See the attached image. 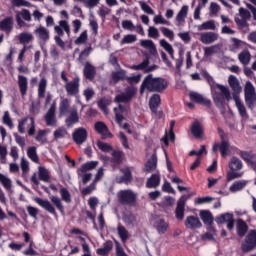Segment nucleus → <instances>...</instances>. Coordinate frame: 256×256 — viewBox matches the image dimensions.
Here are the masks:
<instances>
[{
  "label": "nucleus",
  "mask_w": 256,
  "mask_h": 256,
  "mask_svg": "<svg viewBox=\"0 0 256 256\" xmlns=\"http://www.w3.org/2000/svg\"><path fill=\"white\" fill-rule=\"evenodd\" d=\"M169 87V82L162 77H153V74H148L141 86H140V95L145 93V89L149 93H163Z\"/></svg>",
  "instance_id": "1"
},
{
  "label": "nucleus",
  "mask_w": 256,
  "mask_h": 256,
  "mask_svg": "<svg viewBox=\"0 0 256 256\" xmlns=\"http://www.w3.org/2000/svg\"><path fill=\"white\" fill-rule=\"evenodd\" d=\"M59 193H60L61 198H59L57 196H51L50 200H51V203H53V205H55L56 209H58V211H60V213H65V206H63L62 201H64V203H71V201H72L71 192H69V190L67 188L61 186Z\"/></svg>",
  "instance_id": "2"
},
{
  "label": "nucleus",
  "mask_w": 256,
  "mask_h": 256,
  "mask_svg": "<svg viewBox=\"0 0 256 256\" xmlns=\"http://www.w3.org/2000/svg\"><path fill=\"white\" fill-rule=\"evenodd\" d=\"M216 87L220 92H212L214 103L216 107H225V99L231 101V92L229 88L221 84H217Z\"/></svg>",
  "instance_id": "3"
},
{
  "label": "nucleus",
  "mask_w": 256,
  "mask_h": 256,
  "mask_svg": "<svg viewBox=\"0 0 256 256\" xmlns=\"http://www.w3.org/2000/svg\"><path fill=\"white\" fill-rule=\"evenodd\" d=\"M244 100L248 109H255L256 107V91L255 86L251 81H247L244 87Z\"/></svg>",
  "instance_id": "4"
},
{
  "label": "nucleus",
  "mask_w": 256,
  "mask_h": 256,
  "mask_svg": "<svg viewBox=\"0 0 256 256\" xmlns=\"http://www.w3.org/2000/svg\"><path fill=\"white\" fill-rule=\"evenodd\" d=\"M118 201L121 205L133 207L137 203V195L132 190H122L118 193Z\"/></svg>",
  "instance_id": "5"
},
{
  "label": "nucleus",
  "mask_w": 256,
  "mask_h": 256,
  "mask_svg": "<svg viewBox=\"0 0 256 256\" xmlns=\"http://www.w3.org/2000/svg\"><path fill=\"white\" fill-rule=\"evenodd\" d=\"M137 93V88L134 86H128L125 90V92L118 94L114 98V103H130V101L135 97Z\"/></svg>",
  "instance_id": "6"
},
{
  "label": "nucleus",
  "mask_w": 256,
  "mask_h": 256,
  "mask_svg": "<svg viewBox=\"0 0 256 256\" xmlns=\"http://www.w3.org/2000/svg\"><path fill=\"white\" fill-rule=\"evenodd\" d=\"M243 253H249L256 249V230H250L241 245Z\"/></svg>",
  "instance_id": "7"
},
{
  "label": "nucleus",
  "mask_w": 256,
  "mask_h": 256,
  "mask_svg": "<svg viewBox=\"0 0 256 256\" xmlns=\"http://www.w3.org/2000/svg\"><path fill=\"white\" fill-rule=\"evenodd\" d=\"M215 221L217 225H223V223H227L228 231H233L235 229V218L233 217V213H223L216 216Z\"/></svg>",
  "instance_id": "8"
},
{
  "label": "nucleus",
  "mask_w": 256,
  "mask_h": 256,
  "mask_svg": "<svg viewBox=\"0 0 256 256\" xmlns=\"http://www.w3.org/2000/svg\"><path fill=\"white\" fill-rule=\"evenodd\" d=\"M160 105H161V95L153 94L149 100V108L154 115L158 116V119H161V117H163V111H159V112L157 111Z\"/></svg>",
  "instance_id": "9"
},
{
  "label": "nucleus",
  "mask_w": 256,
  "mask_h": 256,
  "mask_svg": "<svg viewBox=\"0 0 256 256\" xmlns=\"http://www.w3.org/2000/svg\"><path fill=\"white\" fill-rule=\"evenodd\" d=\"M94 130L96 131V133H98V135H101V139L103 140L107 138L113 139V133L109 131V127L107 126V124H105V122H96L94 124Z\"/></svg>",
  "instance_id": "10"
},
{
  "label": "nucleus",
  "mask_w": 256,
  "mask_h": 256,
  "mask_svg": "<svg viewBox=\"0 0 256 256\" xmlns=\"http://www.w3.org/2000/svg\"><path fill=\"white\" fill-rule=\"evenodd\" d=\"M80 81L79 77H75L72 81L65 84L67 95H70V97L79 95Z\"/></svg>",
  "instance_id": "11"
},
{
  "label": "nucleus",
  "mask_w": 256,
  "mask_h": 256,
  "mask_svg": "<svg viewBox=\"0 0 256 256\" xmlns=\"http://www.w3.org/2000/svg\"><path fill=\"white\" fill-rule=\"evenodd\" d=\"M88 133L87 129L80 127L74 130L72 133V139L76 145H83L87 141Z\"/></svg>",
  "instance_id": "12"
},
{
  "label": "nucleus",
  "mask_w": 256,
  "mask_h": 256,
  "mask_svg": "<svg viewBox=\"0 0 256 256\" xmlns=\"http://www.w3.org/2000/svg\"><path fill=\"white\" fill-rule=\"evenodd\" d=\"M113 111L115 113L116 123L121 125V123L125 121V116L123 115H128L129 113V106L119 104L118 107L113 109Z\"/></svg>",
  "instance_id": "13"
},
{
  "label": "nucleus",
  "mask_w": 256,
  "mask_h": 256,
  "mask_svg": "<svg viewBox=\"0 0 256 256\" xmlns=\"http://www.w3.org/2000/svg\"><path fill=\"white\" fill-rule=\"evenodd\" d=\"M189 97L190 101L193 103H197L198 105H203L204 107L211 109V100L203 97V95L197 92H190Z\"/></svg>",
  "instance_id": "14"
},
{
  "label": "nucleus",
  "mask_w": 256,
  "mask_h": 256,
  "mask_svg": "<svg viewBox=\"0 0 256 256\" xmlns=\"http://www.w3.org/2000/svg\"><path fill=\"white\" fill-rule=\"evenodd\" d=\"M55 111H57V102H53L48 112L45 115L46 125L48 127H55L57 119L55 118Z\"/></svg>",
  "instance_id": "15"
},
{
  "label": "nucleus",
  "mask_w": 256,
  "mask_h": 256,
  "mask_svg": "<svg viewBox=\"0 0 256 256\" xmlns=\"http://www.w3.org/2000/svg\"><path fill=\"white\" fill-rule=\"evenodd\" d=\"M35 203H37L42 209H45L48 213L53 215L54 217H57V210H55V206L51 204L49 200H43L42 198L36 197L34 199Z\"/></svg>",
  "instance_id": "16"
},
{
  "label": "nucleus",
  "mask_w": 256,
  "mask_h": 256,
  "mask_svg": "<svg viewBox=\"0 0 256 256\" xmlns=\"http://www.w3.org/2000/svg\"><path fill=\"white\" fill-rule=\"evenodd\" d=\"M200 218L202 219L204 225H208V231H215L213 227V214L209 210H201Z\"/></svg>",
  "instance_id": "17"
},
{
  "label": "nucleus",
  "mask_w": 256,
  "mask_h": 256,
  "mask_svg": "<svg viewBox=\"0 0 256 256\" xmlns=\"http://www.w3.org/2000/svg\"><path fill=\"white\" fill-rule=\"evenodd\" d=\"M83 75L88 81H93L97 75V68L91 62H86L83 69Z\"/></svg>",
  "instance_id": "18"
},
{
  "label": "nucleus",
  "mask_w": 256,
  "mask_h": 256,
  "mask_svg": "<svg viewBox=\"0 0 256 256\" xmlns=\"http://www.w3.org/2000/svg\"><path fill=\"white\" fill-rule=\"evenodd\" d=\"M184 225L186 229H201V227H203L201 220H199V217L197 216H188Z\"/></svg>",
  "instance_id": "19"
},
{
  "label": "nucleus",
  "mask_w": 256,
  "mask_h": 256,
  "mask_svg": "<svg viewBox=\"0 0 256 256\" xmlns=\"http://www.w3.org/2000/svg\"><path fill=\"white\" fill-rule=\"evenodd\" d=\"M191 134L195 139H201L203 135H205V130H203V126L201 125V122L198 120L194 121L190 127Z\"/></svg>",
  "instance_id": "20"
},
{
  "label": "nucleus",
  "mask_w": 256,
  "mask_h": 256,
  "mask_svg": "<svg viewBox=\"0 0 256 256\" xmlns=\"http://www.w3.org/2000/svg\"><path fill=\"white\" fill-rule=\"evenodd\" d=\"M120 172H122L123 175L118 178V183H124L125 185H129V183L133 181V173L131 172V168H121Z\"/></svg>",
  "instance_id": "21"
},
{
  "label": "nucleus",
  "mask_w": 256,
  "mask_h": 256,
  "mask_svg": "<svg viewBox=\"0 0 256 256\" xmlns=\"http://www.w3.org/2000/svg\"><path fill=\"white\" fill-rule=\"evenodd\" d=\"M229 147H230L229 141H223L220 144L215 143L213 145L212 151L213 153H217V151H220L222 157H225L229 153Z\"/></svg>",
  "instance_id": "22"
},
{
  "label": "nucleus",
  "mask_w": 256,
  "mask_h": 256,
  "mask_svg": "<svg viewBox=\"0 0 256 256\" xmlns=\"http://www.w3.org/2000/svg\"><path fill=\"white\" fill-rule=\"evenodd\" d=\"M228 83L234 93V97H237V95H239V93L242 91L239 79H237V77L234 75H230L228 78Z\"/></svg>",
  "instance_id": "23"
},
{
  "label": "nucleus",
  "mask_w": 256,
  "mask_h": 256,
  "mask_svg": "<svg viewBox=\"0 0 256 256\" xmlns=\"http://www.w3.org/2000/svg\"><path fill=\"white\" fill-rule=\"evenodd\" d=\"M175 217L178 221L185 219V199L180 198L175 209Z\"/></svg>",
  "instance_id": "24"
},
{
  "label": "nucleus",
  "mask_w": 256,
  "mask_h": 256,
  "mask_svg": "<svg viewBox=\"0 0 256 256\" xmlns=\"http://www.w3.org/2000/svg\"><path fill=\"white\" fill-rule=\"evenodd\" d=\"M236 231H237L238 237H245V235H247V231H249V226L247 225V222L239 218L236 221Z\"/></svg>",
  "instance_id": "25"
},
{
  "label": "nucleus",
  "mask_w": 256,
  "mask_h": 256,
  "mask_svg": "<svg viewBox=\"0 0 256 256\" xmlns=\"http://www.w3.org/2000/svg\"><path fill=\"white\" fill-rule=\"evenodd\" d=\"M111 163L114 165H121L125 161V152L123 150H112Z\"/></svg>",
  "instance_id": "26"
},
{
  "label": "nucleus",
  "mask_w": 256,
  "mask_h": 256,
  "mask_svg": "<svg viewBox=\"0 0 256 256\" xmlns=\"http://www.w3.org/2000/svg\"><path fill=\"white\" fill-rule=\"evenodd\" d=\"M79 122V113L77 112V109H72L69 112V117L66 118L65 124L66 126L73 127V125L77 124Z\"/></svg>",
  "instance_id": "27"
},
{
  "label": "nucleus",
  "mask_w": 256,
  "mask_h": 256,
  "mask_svg": "<svg viewBox=\"0 0 256 256\" xmlns=\"http://www.w3.org/2000/svg\"><path fill=\"white\" fill-rule=\"evenodd\" d=\"M235 105L238 109L240 117L244 119H249V114L247 113V108H245V104L241 102V99L238 96H234Z\"/></svg>",
  "instance_id": "28"
},
{
  "label": "nucleus",
  "mask_w": 256,
  "mask_h": 256,
  "mask_svg": "<svg viewBox=\"0 0 256 256\" xmlns=\"http://www.w3.org/2000/svg\"><path fill=\"white\" fill-rule=\"evenodd\" d=\"M218 37L215 32H206L201 35L200 41L204 43V45H210V43H215Z\"/></svg>",
  "instance_id": "29"
},
{
  "label": "nucleus",
  "mask_w": 256,
  "mask_h": 256,
  "mask_svg": "<svg viewBox=\"0 0 256 256\" xmlns=\"http://www.w3.org/2000/svg\"><path fill=\"white\" fill-rule=\"evenodd\" d=\"M18 87L20 89L21 95L25 97V95H27V89H29V82L27 81V77L18 75Z\"/></svg>",
  "instance_id": "30"
},
{
  "label": "nucleus",
  "mask_w": 256,
  "mask_h": 256,
  "mask_svg": "<svg viewBox=\"0 0 256 256\" xmlns=\"http://www.w3.org/2000/svg\"><path fill=\"white\" fill-rule=\"evenodd\" d=\"M161 184V176L159 174H152L146 182L147 189H157V186Z\"/></svg>",
  "instance_id": "31"
},
{
  "label": "nucleus",
  "mask_w": 256,
  "mask_h": 256,
  "mask_svg": "<svg viewBox=\"0 0 256 256\" xmlns=\"http://www.w3.org/2000/svg\"><path fill=\"white\" fill-rule=\"evenodd\" d=\"M141 46L144 47V49H148L150 55L157 57V47L155 43H153V40H141Z\"/></svg>",
  "instance_id": "32"
},
{
  "label": "nucleus",
  "mask_w": 256,
  "mask_h": 256,
  "mask_svg": "<svg viewBox=\"0 0 256 256\" xmlns=\"http://www.w3.org/2000/svg\"><path fill=\"white\" fill-rule=\"evenodd\" d=\"M0 31H5L6 33L13 31V17H6L0 21Z\"/></svg>",
  "instance_id": "33"
},
{
  "label": "nucleus",
  "mask_w": 256,
  "mask_h": 256,
  "mask_svg": "<svg viewBox=\"0 0 256 256\" xmlns=\"http://www.w3.org/2000/svg\"><path fill=\"white\" fill-rule=\"evenodd\" d=\"M112 81L115 84L119 83V81H127V71L122 69L112 72Z\"/></svg>",
  "instance_id": "34"
},
{
  "label": "nucleus",
  "mask_w": 256,
  "mask_h": 256,
  "mask_svg": "<svg viewBox=\"0 0 256 256\" xmlns=\"http://www.w3.org/2000/svg\"><path fill=\"white\" fill-rule=\"evenodd\" d=\"M228 167L231 171H241V169H243V162H241V159L234 156L230 159Z\"/></svg>",
  "instance_id": "35"
},
{
  "label": "nucleus",
  "mask_w": 256,
  "mask_h": 256,
  "mask_svg": "<svg viewBox=\"0 0 256 256\" xmlns=\"http://www.w3.org/2000/svg\"><path fill=\"white\" fill-rule=\"evenodd\" d=\"M33 39H35V37L29 32H22L18 35L19 43L24 46L31 43Z\"/></svg>",
  "instance_id": "36"
},
{
  "label": "nucleus",
  "mask_w": 256,
  "mask_h": 256,
  "mask_svg": "<svg viewBox=\"0 0 256 256\" xmlns=\"http://www.w3.org/2000/svg\"><path fill=\"white\" fill-rule=\"evenodd\" d=\"M34 33H36L39 39H41V41H44V43H46V41H49V31L47 30V28L40 26L34 31Z\"/></svg>",
  "instance_id": "37"
},
{
  "label": "nucleus",
  "mask_w": 256,
  "mask_h": 256,
  "mask_svg": "<svg viewBox=\"0 0 256 256\" xmlns=\"http://www.w3.org/2000/svg\"><path fill=\"white\" fill-rule=\"evenodd\" d=\"M145 169L147 173H151V171H155V169H157V154H153L151 156L145 165Z\"/></svg>",
  "instance_id": "38"
},
{
  "label": "nucleus",
  "mask_w": 256,
  "mask_h": 256,
  "mask_svg": "<svg viewBox=\"0 0 256 256\" xmlns=\"http://www.w3.org/2000/svg\"><path fill=\"white\" fill-rule=\"evenodd\" d=\"M187 13H189V6H182V8L180 9L176 16L177 23H185V19H187Z\"/></svg>",
  "instance_id": "39"
},
{
  "label": "nucleus",
  "mask_w": 256,
  "mask_h": 256,
  "mask_svg": "<svg viewBox=\"0 0 256 256\" xmlns=\"http://www.w3.org/2000/svg\"><path fill=\"white\" fill-rule=\"evenodd\" d=\"M38 179L44 183H48L49 179H51L49 171L43 166H39L38 168Z\"/></svg>",
  "instance_id": "40"
},
{
  "label": "nucleus",
  "mask_w": 256,
  "mask_h": 256,
  "mask_svg": "<svg viewBox=\"0 0 256 256\" xmlns=\"http://www.w3.org/2000/svg\"><path fill=\"white\" fill-rule=\"evenodd\" d=\"M245 187H247V181L245 180L236 181L230 186V191L232 193H237V191H241L242 189H245Z\"/></svg>",
  "instance_id": "41"
},
{
  "label": "nucleus",
  "mask_w": 256,
  "mask_h": 256,
  "mask_svg": "<svg viewBox=\"0 0 256 256\" xmlns=\"http://www.w3.org/2000/svg\"><path fill=\"white\" fill-rule=\"evenodd\" d=\"M111 249H113V242H105L103 244V248H98L96 250V253L97 255L105 256L109 253V251H111Z\"/></svg>",
  "instance_id": "42"
},
{
  "label": "nucleus",
  "mask_w": 256,
  "mask_h": 256,
  "mask_svg": "<svg viewBox=\"0 0 256 256\" xmlns=\"http://www.w3.org/2000/svg\"><path fill=\"white\" fill-rule=\"evenodd\" d=\"M69 107H71V105L69 104V99L67 98L63 99L59 105L60 115H67V113H71V110H69Z\"/></svg>",
  "instance_id": "43"
},
{
  "label": "nucleus",
  "mask_w": 256,
  "mask_h": 256,
  "mask_svg": "<svg viewBox=\"0 0 256 256\" xmlns=\"http://www.w3.org/2000/svg\"><path fill=\"white\" fill-rule=\"evenodd\" d=\"M238 59L242 65H249V61H251V53L249 50H243L239 55Z\"/></svg>",
  "instance_id": "44"
},
{
  "label": "nucleus",
  "mask_w": 256,
  "mask_h": 256,
  "mask_svg": "<svg viewBox=\"0 0 256 256\" xmlns=\"http://www.w3.org/2000/svg\"><path fill=\"white\" fill-rule=\"evenodd\" d=\"M27 157H29L33 163H39V155H37V147L32 146L27 149Z\"/></svg>",
  "instance_id": "45"
},
{
  "label": "nucleus",
  "mask_w": 256,
  "mask_h": 256,
  "mask_svg": "<svg viewBox=\"0 0 256 256\" xmlns=\"http://www.w3.org/2000/svg\"><path fill=\"white\" fill-rule=\"evenodd\" d=\"M99 165V161H90L83 164L80 168L81 173H87V171H93L95 167Z\"/></svg>",
  "instance_id": "46"
},
{
  "label": "nucleus",
  "mask_w": 256,
  "mask_h": 256,
  "mask_svg": "<svg viewBox=\"0 0 256 256\" xmlns=\"http://www.w3.org/2000/svg\"><path fill=\"white\" fill-rule=\"evenodd\" d=\"M167 229H169V224H167V222H165L164 219H160L157 223H156V231H158V233L160 235H163V233L167 232Z\"/></svg>",
  "instance_id": "47"
},
{
  "label": "nucleus",
  "mask_w": 256,
  "mask_h": 256,
  "mask_svg": "<svg viewBox=\"0 0 256 256\" xmlns=\"http://www.w3.org/2000/svg\"><path fill=\"white\" fill-rule=\"evenodd\" d=\"M47 89V79L42 78L39 82L38 86V97L39 99H43L45 97V91Z\"/></svg>",
  "instance_id": "48"
},
{
  "label": "nucleus",
  "mask_w": 256,
  "mask_h": 256,
  "mask_svg": "<svg viewBox=\"0 0 256 256\" xmlns=\"http://www.w3.org/2000/svg\"><path fill=\"white\" fill-rule=\"evenodd\" d=\"M117 231H118V235H119L121 241H123L125 243V241H127V239H129V231H127L125 226H123L121 224L118 225Z\"/></svg>",
  "instance_id": "49"
},
{
  "label": "nucleus",
  "mask_w": 256,
  "mask_h": 256,
  "mask_svg": "<svg viewBox=\"0 0 256 256\" xmlns=\"http://www.w3.org/2000/svg\"><path fill=\"white\" fill-rule=\"evenodd\" d=\"M96 145L98 147V149H100V151H102L103 153H111V151H113V146H111L108 143H105L101 140H98L96 142Z\"/></svg>",
  "instance_id": "50"
},
{
  "label": "nucleus",
  "mask_w": 256,
  "mask_h": 256,
  "mask_svg": "<svg viewBox=\"0 0 256 256\" xmlns=\"http://www.w3.org/2000/svg\"><path fill=\"white\" fill-rule=\"evenodd\" d=\"M240 157L246 162L249 163L250 165H253V167H256V159L251 157V154L247 151H241L240 152Z\"/></svg>",
  "instance_id": "51"
},
{
  "label": "nucleus",
  "mask_w": 256,
  "mask_h": 256,
  "mask_svg": "<svg viewBox=\"0 0 256 256\" xmlns=\"http://www.w3.org/2000/svg\"><path fill=\"white\" fill-rule=\"evenodd\" d=\"M160 47H163L170 55V57L173 59V54L175 53V51L173 50V46L169 42H167V40L161 39Z\"/></svg>",
  "instance_id": "52"
},
{
  "label": "nucleus",
  "mask_w": 256,
  "mask_h": 256,
  "mask_svg": "<svg viewBox=\"0 0 256 256\" xmlns=\"http://www.w3.org/2000/svg\"><path fill=\"white\" fill-rule=\"evenodd\" d=\"M67 135H69V133L65 127H60L54 131V139L56 141L57 139H64V137H67Z\"/></svg>",
  "instance_id": "53"
},
{
  "label": "nucleus",
  "mask_w": 256,
  "mask_h": 256,
  "mask_svg": "<svg viewBox=\"0 0 256 256\" xmlns=\"http://www.w3.org/2000/svg\"><path fill=\"white\" fill-rule=\"evenodd\" d=\"M135 41H137V35L127 34L121 40L120 45H129L131 43H135Z\"/></svg>",
  "instance_id": "54"
},
{
  "label": "nucleus",
  "mask_w": 256,
  "mask_h": 256,
  "mask_svg": "<svg viewBox=\"0 0 256 256\" xmlns=\"http://www.w3.org/2000/svg\"><path fill=\"white\" fill-rule=\"evenodd\" d=\"M215 31V22L213 20L206 21L199 26V31L207 30Z\"/></svg>",
  "instance_id": "55"
},
{
  "label": "nucleus",
  "mask_w": 256,
  "mask_h": 256,
  "mask_svg": "<svg viewBox=\"0 0 256 256\" xmlns=\"http://www.w3.org/2000/svg\"><path fill=\"white\" fill-rule=\"evenodd\" d=\"M211 201H215V198L211 196H205L194 199L195 205H205V203H211Z\"/></svg>",
  "instance_id": "56"
},
{
  "label": "nucleus",
  "mask_w": 256,
  "mask_h": 256,
  "mask_svg": "<svg viewBox=\"0 0 256 256\" xmlns=\"http://www.w3.org/2000/svg\"><path fill=\"white\" fill-rule=\"evenodd\" d=\"M2 123L4 125H7L9 129H13V120L11 119V115L9 114V111H5L4 115L2 117Z\"/></svg>",
  "instance_id": "57"
},
{
  "label": "nucleus",
  "mask_w": 256,
  "mask_h": 256,
  "mask_svg": "<svg viewBox=\"0 0 256 256\" xmlns=\"http://www.w3.org/2000/svg\"><path fill=\"white\" fill-rule=\"evenodd\" d=\"M147 67H149V59L143 60V62L138 65H132L130 69L133 71H145Z\"/></svg>",
  "instance_id": "58"
},
{
  "label": "nucleus",
  "mask_w": 256,
  "mask_h": 256,
  "mask_svg": "<svg viewBox=\"0 0 256 256\" xmlns=\"http://www.w3.org/2000/svg\"><path fill=\"white\" fill-rule=\"evenodd\" d=\"M161 33L164 35V37H167L170 41H174L175 39V33L173 30L167 28V27H162L160 28Z\"/></svg>",
  "instance_id": "59"
},
{
  "label": "nucleus",
  "mask_w": 256,
  "mask_h": 256,
  "mask_svg": "<svg viewBox=\"0 0 256 256\" xmlns=\"http://www.w3.org/2000/svg\"><path fill=\"white\" fill-rule=\"evenodd\" d=\"M142 74H137L136 76H126V81L129 85H137V83L141 82Z\"/></svg>",
  "instance_id": "60"
},
{
  "label": "nucleus",
  "mask_w": 256,
  "mask_h": 256,
  "mask_svg": "<svg viewBox=\"0 0 256 256\" xmlns=\"http://www.w3.org/2000/svg\"><path fill=\"white\" fill-rule=\"evenodd\" d=\"M109 105H111V100L109 98H101L98 101V107L102 111H107V107H109Z\"/></svg>",
  "instance_id": "61"
},
{
  "label": "nucleus",
  "mask_w": 256,
  "mask_h": 256,
  "mask_svg": "<svg viewBox=\"0 0 256 256\" xmlns=\"http://www.w3.org/2000/svg\"><path fill=\"white\" fill-rule=\"evenodd\" d=\"M139 5L144 11V13H147V15H155V11L151 9V6L149 4L145 3V1H139Z\"/></svg>",
  "instance_id": "62"
},
{
  "label": "nucleus",
  "mask_w": 256,
  "mask_h": 256,
  "mask_svg": "<svg viewBox=\"0 0 256 256\" xmlns=\"http://www.w3.org/2000/svg\"><path fill=\"white\" fill-rule=\"evenodd\" d=\"M118 137L122 143V147H124V149H129V139L127 138V135L123 132H119Z\"/></svg>",
  "instance_id": "63"
},
{
  "label": "nucleus",
  "mask_w": 256,
  "mask_h": 256,
  "mask_svg": "<svg viewBox=\"0 0 256 256\" xmlns=\"http://www.w3.org/2000/svg\"><path fill=\"white\" fill-rule=\"evenodd\" d=\"M0 182L3 185L4 189H11V180L5 177V175L0 174Z\"/></svg>",
  "instance_id": "64"
}]
</instances>
